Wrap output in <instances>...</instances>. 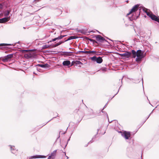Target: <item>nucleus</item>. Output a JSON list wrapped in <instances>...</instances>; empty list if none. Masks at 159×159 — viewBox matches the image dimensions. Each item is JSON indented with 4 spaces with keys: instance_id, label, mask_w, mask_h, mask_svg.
Wrapping results in <instances>:
<instances>
[{
    "instance_id": "nucleus-46",
    "label": "nucleus",
    "mask_w": 159,
    "mask_h": 159,
    "mask_svg": "<svg viewBox=\"0 0 159 159\" xmlns=\"http://www.w3.org/2000/svg\"><path fill=\"white\" fill-rule=\"evenodd\" d=\"M68 53L69 54H70V53H75L74 52H68Z\"/></svg>"
},
{
    "instance_id": "nucleus-51",
    "label": "nucleus",
    "mask_w": 159,
    "mask_h": 159,
    "mask_svg": "<svg viewBox=\"0 0 159 159\" xmlns=\"http://www.w3.org/2000/svg\"><path fill=\"white\" fill-rule=\"evenodd\" d=\"M119 91V90H118V92H117V93L115 94V95H114L113 97H112V98H113V97H114L118 93Z\"/></svg>"
},
{
    "instance_id": "nucleus-9",
    "label": "nucleus",
    "mask_w": 159,
    "mask_h": 159,
    "mask_svg": "<svg viewBox=\"0 0 159 159\" xmlns=\"http://www.w3.org/2000/svg\"><path fill=\"white\" fill-rule=\"evenodd\" d=\"M13 54H9L5 56L2 59V61L4 62H7L9 60L12 58L13 57Z\"/></svg>"
},
{
    "instance_id": "nucleus-55",
    "label": "nucleus",
    "mask_w": 159,
    "mask_h": 159,
    "mask_svg": "<svg viewBox=\"0 0 159 159\" xmlns=\"http://www.w3.org/2000/svg\"><path fill=\"white\" fill-rule=\"evenodd\" d=\"M88 144H88H86V145H85L84 146H85V147H87V146H88V144Z\"/></svg>"
},
{
    "instance_id": "nucleus-33",
    "label": "nucleus",
    "mask_w": 159,
    "mask_h": 159,
    "mask_svg": "<svg viewBox=\"0 0 159 159\" xmlns=\"http://www.w3.org/2000/svg\"><path fill=\"white\" fill-rule=\"evenodd\" d=\"M84 51H77V52H76L75 53V54H78V53H84Z\"/></svg>"
},
{
    "instance_id": "nucleus-37",
    "label": "nucleus",
    "mask_w": 159,
    "mask_h": 159,
    "mask_svg": "<svg viewBox=\"0 0 159 159\" xmlns=\"http://www.w3.org/2000/svg\"><path fill=\"white\" fill-rule=\"evenodd\" d=\"M94 141V140L93 139H92L88 143V144H90L92 143Z\"/></svg>"
},
{
    "instance_id": "nucleus-15",
    "label": "nucleus",
    "mask_w": 159,
    "mask_h": 159,
    "mask_svg": "<svg viewBox=\"0 0 159 159\" xmlns=\"http://www.w3.org/2000/svg\"><path fill=\"white\" fill-rule=\"evenodd\" d=\"M62 65L64 66H67L68 67H70V62L69 60H68L64 61L62 62Z\"/></svg>"
},
{
    "instance_id": "nucleus-36",
    "label": "nucleus",
    "mask_w": 159,
    "mask_h": 159,
    "mask_svg": "<svg viewBox=\"0 0 159 159\" xmlns=\"http://www.w3.org/2000/svg\"><path fill=\"white\" fill-rule=\"evenodd\" d=\"M101 53V52H98V53H97V52L96 53H94V54L96 55H99L101 54V53Z\"/></svg>"
},
{
    "instance_id": "nucleus-8",
    "label": "nucleus",
    "mask_w": 159,
    "mask_h": 159,
    "mask_svg": "<svg viewBox=\"0 0 159 159\" xmlns=\"http://www.w3.org/2000/svg\"><path fill=\"white\" fill-rule=\"evenodd\" d=\"M95 37L96 38L97 41H99V42L102 43L103 42V41H105L107 42H108L105 39V38L102 37L100 35H95Z\"/></svg>"
},
{
    "instance_id": "nucleus-63",
    "label": "nucleus",
    "mask_w": 159,
    "mask_h": 159,
    "mask_svg": "<svg viewBox=\"0 0 159 159\" xmlns=\"http://www.w3.org/2000/svg\"><path fill=\"white\" fill-rule=\"evenodd\" d=\"M98 33H99V34H101V33L100 32H99L98 31Z\"/></svg>"
},
{
    "instance_id": "nucleus-64",
    "label": "nucleus",
    "mask_w": 159,
    "mask_h": 159,
    "mask_svg": "<svg viewBox=\"0 0 159 159\" xmlns=\"http://www.w3.org/2000/svg\"><path fill=\"white\" fill-rule=\"evenodd\" d=\"M63 31H64V30H62V31L61 32V33H62Z\"/></svg>"
},
{
    "instance_id": "nucleus-18",
    "label": "nucleus",
    "mask_w": 159,
    "mask_h": 159,
    "mask_svg": "<svg viewBox=\"0 0 159 159\" xmlns=\"http://www.w3.org/2000/svg\"><path fill=\"white\" fill-rule=\"evenodd\" d=\"M131 55H130V57L132 58H135L136 57H137V51L136 52L134 50H132L131 51Z\"/></svg>"
},
{
    "instance_id": "nucleus-43",
    "label": "nucleus",
    "mask_w": 159,
    "mask_h": 159,
    "mask_svg": "<svg viewBox=\"0 0 159 159\" xmlns=\"http://www.w3.org/2000/svg\"><path fill=\"white\" fill-rule=\"evenodd\" d=\"M49 51H45L44 52V53H50V52H49Z\"/></svg>"
},
{
    "instance_id": "nucleus-1",
    "label": "nucleus",
    "mask_w": 159,
    "mask_h": 159,
    "mask_svg": "<svg viewBox=\"0 0 159 159\" xmlns=\"http://www.w3.org/2000/svg\"><path fill=\"white\" fill-rule=\"evenodd\" d=\"M139 4L135 5L131 9L129 12L127 14L130 21L135 20L139 17L141 10V8H139Z\"/></svg>"
},
{
    "instance_id": "nucleus-2",
    "label": "nucleus",
    "mask_w": 159,
    "mask_h": 159,
    "mask_svg": "<svg viewBox=\"0 0 159 159\" xmlns=\"http://www.w3.org/2000/svg\"><path fill=\"white\" fill-rule=\"evenodd\" d=\"M33 49L31 50H20L22 53H24L26 52L29 51V52L24 55V57L27 59L32 58H34L36 56L35 54L32 51Z\"/></svg>"
},
{
    "instance_id": "nucleus-61",
    "label": "nucleus",
    "mask_w": 159,
    "mask_h": 159,
    "mask_svg": "<svg viewBox=\"0 0 159 159\" xmlns=\"http://www.w3.org/2000/svg\"><path fill=\"white\" fill-rule=\"evenodd\" d=\"M20 43V41H18V42H17V43Z\"/></svg>"
},
{
    "instance_id": "nucleus-21",
    "label": "nucleus",
    "mask_w": 159,
    "mask_h": 159,
    "mask_svg": "<svg viewBox=\"0 0 159 159\" xmlns=\"http://www.w3.org/2000/svg\"><path fill=\"white\" fill-rule=\"evenodd\" d=\"M64 43V41H60L59 42L55 44L52 45V47L53 48L56 47Z\"/></svg>"
},
{
    "instance_id": "nucleus-31",
    "label": "nucleus",
    "mask_w": 159,
    "mask_h": 159,
    "mask_svg": "<svg viewBox=\"0 0 159 159\" xmlns=\"http://www.w3.org/2000/svg\"><path fill=\"white\" fill-rule=\"evenodd\" d=\"M76 31L78 33H82V30H79L78 29H76Z\"/></svg>"
},
{
    "instance_id": "nucleus-30",
    "label": "nucleus",
    "mask_w": 159,
    "mask_h": 159,
    "mask_svg": "<svg viewBox=\"0 0 159 159\" xmlns=\"http://www.w3.org/2000/svg\"><path fill=\"white\" fill-rule=\"evenodd\" d=\"M99 130V129H97V130H98V131L97 132V134L94 135L93 137V138H92V139H93V140L94 139H95L97 137V134H98V131Z\"/></svg>"
},
{
    "instance_id": "nucleus-19",
    "label": "nucleus",
    "mask_w": 159,
    "mask_h": 159,
    "mask_svg": "<svg viewBox=\"0 0 159 159\" xmlns=\"http://www.w3.org/2000/svg\"><path fill=\"white\" fill-rule=\"evenodd\" d=\"M58 53H62L60 54L61 55L64 56H70V54H69L68 52H62V51H59L58 52Z\"/></svg>"
},
{
    "instance_id": "nucleus-47",
    "label": "nucleus",
    "mask_w": 159,
    "mask_h": 159,
    "mask_svg": "<svg viewBox=\"0 0 159 159\" xmlns=\"http://www.w3.org/2000/svg\"><path fill=\"white\" fill-rule=\"evenodd\" d=\"M70 138L68 139L67 140V143H66V145L68 143V142L70 140Z\"/></svg>"
},
{
    "instance_id": "nucleus-10",
    "label": "nucleus",
    "mask_w": 159,
    "mask_h": 159,
    "mask_svg": "<svg viewBox=\"0 0 159 159\" xmlns=\"http://www.w3.org/2000/svg\"><path fill=\"white\" fill-rule=\"evenodd\" d=\"M75 112L77 113V114L80 117V122L82 120L83 117L84 116V113L83 112L80 110L79 109L78 110L77 109H76L75 110Z\"/></svg>"
},
{
    "instance_id": "nucleus-23",
    "label": "nucleus",
    "mask_w": 159,
    "mask_h": 159,
    "mask_svg": "<svg viewBox=\"0 0 159 159\" xmlns=\"http://www.w3.org/2000/svg\"><path fill=\"white\" fill-rule=\"evenodd\" d=\"M57 150H55L53 152H52L51 154L50 155H51V156H52V157H53L52 159H54L55 158V156L56 155V152H57Z\"/></svg>"
},
{
    "instance_id": "nucleus-28",
    "label": "nucleus",
    "mask_w": 159,
    "mask_h": 159,
    "mask_svg": "<svg viewBox=\"0 0 159 159\" xmlns=\"http://www.w3.org/2000/svg\"><path fill=\"white\" fill-rule=\"evenodd\" d=\"M103 110H102V111H101L102 112L104 113L105 115H106L107 117V119H108V115L107 114V113L106 112L103 111Z\"/></svg>"
},
{
    "instance_id": "nucleus-35",
    "label": "nucleus",
    "mask_w": 159,
    "mask_h": 159,
    "mask_svg": "<svg viewBox=\"0 0 159 159\" xmlns=\"http://www.w3.org/2000/svg\"><path fill=\"white\" fill-rule=\"evenodd\" d=\"M80 61H75V64L76 66L77 65H79Z\"/></svg>"
},
{
    "instance_id": "nucleus-32",
    "label": "nucleus",
    "mask_w": 159,
    "mask_h": 159,
    "mask_svg": "<svg viewBox=\"0 0 159 159\" xmlns=\"http://www.w3.org/2000/svg\"><path fill=\"white\" fill-rule=\"evenodd\" d=\"M75 64V61H73L70 65V67Z\"/></svg>"
},
{
    "instance_id": "nucleus-24",
    "label": "nucleus",
    "mask_w": 159,
    "mask_h": 159,
    "mask_svg": "<svg viewBox=\"0 0 159 159\" xmlns=\"http://www.w3.org/2000/svg\"><path fill=\"white\" fill-rule=\"evenodd\" d=\"M107 68L106 67H102L101 68L100 70H98V71H99L101 70H102V71H103V72H105L107 71Z\"/></svg>"
},
{
    "instance_id": "nucleus-11",
    "label": "nucleus",
    "mask_w": 159,
    "mask_h": 159,
    "mask_svg": "<svg viewBox=\"0 0 159 159\" xmlns=\"http://www.w3.org/2000/svg\"><path fill=\"white\" fill-rule=\"evenodd\" d=\"M46 157V156L44 155H36L30 157H29V159H33L34 158H45Z\"/></svg>"
},
{
    "instance_id": "nucleus-53",
    "label": "nucleus",
    "mask_w": 159,
    "mask_h": 159,
    "mask_svg": "<svg viewBox=\"0 0 159 159\" xmlns=\"http://www.w3.org/2000/svg\"><path fill=\"white\" fill-rule=\"evenodd\" d=\"M67 145H66H66L63 148H64V149H65L66 148V147Z\"/></svg>"
},
{
    "instance_id": "nucleus-49",
    "label": "nucleus",
    "mask_w": 159,
    "mask_h": 159,
    "mask_svg": "<svg viewBox=\"0 0 159 159\" xmlns=\"http://www.w3.org/2000/svg\"><path fill=\"white\" fill-rule=\"evenodd\" d=\"M107 105V103L104 106V107H103V108L102 109V110H103V109L105 108L106 107Z\"/></svg>"
},
{
    "instance_id": "nucleus-17",
    "label": "nucleus",
    "mask_w": 159,
    "mask_h": 159,
    "mask_svg": "<svg viewBox=\"0 0 159 159\" xmlns=\"http://www.w3.org/2000/svg\"><path fill=\"white\" fill-rule=\"evenodd\" d=\"M131 55H130V57L132 58H135L136 57H137V51L136 52L134 50H132L131 51Z\"/></svg>"
},
{
    "instance_id": "nucleus-50",
    "label": "nucleus",
    "mask_w": 159,
    "mask_h": 159,
    "mask_svg": "<svg viewBox=\"0 0 159 159\" xmlns=\"http://www.w3.org/2000/svg\"><path fill=\"white\" fill-rule=\"evenodd\" d=\"M79 65H83V63L80 61Z\"/></svg>"
},
{
    "instance_id": "nucleus-45",
    "label": "nucleus",
    "mask_w": 159,
    "mask_h": 159,
    "mask_svg": "<svg viewBox=\"0 0 159 159\" xmlns=\"http://www.w3.org/2000/svg\"><path fill=\"white\" fill-rule=\"evenodd\" d=\"M151 115V114H150L148 116V117H147V119H146V120L144 121V122H143V123H144L145 121H146L148 118Z\"/></svg>"
},
{
    "instance_id": "nucleus-3",
    "label": "nucleus",
    "mask_w": 159,
    "mask_h": 159,
    "mask_svg": "<svg viewBox=\"0 0 159 159\" xmlns=\"http://www.w3.org/2000/svg\"><path fill=\"white\" fill-rule=\"evenodd\" d=\"M146 53L141 50H137V57L136 58V61L138 63H141L142 59L145 56Z\"/></svg>"
},
{
    "instance_id": "nucleus-58",
    "label": "nucleus",
    "mask_w": 159,
    "mask_h": 159,
    "mask_svg": "<svg viewBox=\"0 0 159 159\" xmlns=\"http://www.w3.org/2000/svg\"><path fill=\"white\" fill-rule=\"evenodd\" d=\"M72 49V48H69V49L70 50V49ZM72 49H74L75 50V49L74 48H73Z\"/></svg>"
},
{
    "instance_id": "nucleus-16",
    "label": "nucleus",
    "mask_w": 159,
    "mask_h": 159,
    "mask_svg": "<svg viewBox=\"0 0 159 159\" xmlns=\"http://www.w3.org/2000/svg\"><path fill=\"white\" fill-rule=\"evenodd\" d=\"M10 17L6 16L5 17L0 19V23H2L7 22L10 20Z\"/></svg>"
},
{
    "instance_id": "nucleus-25",
    "label": "nucleus",
    "mask_w": 159,
    "mask_h": 159,
    "mask_svg": "<svg viewBox=\"0 0 159 159\" xmlns=\"http://www.w3.org/2000/svg\"><path fill=\"white\" fill-rule=\"evenodd\" d=\"M50 46L47 44H45L43 45L42 47V49H44L46 48H47L48 47H49Z\"/></svg>"
},
{
    "instance_id": "nucleus-27",
    "label": "nucleus",
    "mask_w": 159,
    "mask_h": 159,
    "mask_svg": "<svg viewBox=\"0 0 159 159\" xmlns=\"http://www.w3.org/2000/svg\"><path fill=\"white\" fill-rule=\"evenodd\" d=\"M138 37H139V39H140V40L141 41H142L143 40H143V38H144V37L140 36H139L138 35H137V38H138Z\"/></svg>"
},
{
    "instance_id": "nucleus-60",
    "label": "nucleus",
    "mask_w": 159,
    "mask_h": 159,
    "mask_svg": "<svg viewBox=\"0 0 159 159\" xmlns=\"http://www.w3.org/2000/svg\"><path fill=\"white\" fill-rule=\"evenodd\" d=\"M57 116H58V114L57 113Z\"/></svg>"
},
{
    "instance_id": "nucleus-6",
    "label": "nucleus",
    "mask_w": 159,
    "mask_h": 159,
    "mask_svg": "<svg viewBox=\"0 0 159 159\" xmlns=\"http://www.w3.org/2000/svg\"><path fill=\"white\" fill-rule=\"evenodd\" d=\"M121 133V135L125 138V139H129L130 137V132L129 131H124L123 132H120Z\"/></svg>"
},
{
    "instance_id": "nucleus-40",
    "label": "nucleus",
    "mask_w": 159,
    "mask_h": 159,
    "mask_svg": "<svg viewBox=\"0 0 159 159\" xmlns=\"http://www.w3.org/2000/svg\"><path fill=\"white\" fill-rule=\"evenodd\" d=\"M37 70H38V71L39 72H41V71L42 70L40 69V68H38L37 67Z\"/></svg>"
},
{
    "instance_id": "nucleus-48",
    "label": "nucleus",
    "mask_w": 159,
    "mask_h": 159,
    "mask_svg": "<svg viewBox=\"0 0 159 159\" xmlns=\"http://www.w3.org/2000/svg\"><path fill=\"white\" fill-rule=\"evenodd\" d=\"M84 53H88V51H84Z\"/></svg>"
},
{
    "instance_id": "nucleus-42",
    "label": "nucleus",
    "mask_w": 159,
    "mask_h": 159,
    "mask_svg": "<svg viewBox=\"0 0 159 159\" xmlns=\"http://www.w3.org/2000/svg\"><path fill=\"white\" fill-rule=\"evenodd\" d=\"M88 39L92 42H93V39Z\"/></svg>"
},
{
    "instance_id": "nucleus-39",
    "label": "nucleus",
    "mask_w": 159,
    "mask_h": 159,
    "mask_svg": "<svg viewBox=\"0 0 159 159\" xmlns=\"http://www.w3.org/2000/svg\"><path fill=\"white\" fill-rule=\"evenodd\" d=\"M56 117H53L52 119H51L50 120H49V121H48V122H47L44 125H46L51 120H52L53 119H54V118H55Z\"/></svg>"
},
{
    "instance_id": "nucleus-20",
    "label": "nucleus",
    "mask_w": 159,
    "mask_h": 159,
    "mask_svg": "<svg viewBox=\"0 0 159 159\" xmlns=\"http://www.w3.org/2000/svg\"><path fill=\"white\" fill-rule=\"evenodd\" d=\"M12 44L7 43H0V49H2L3 48H5L6 46H11Z\"/></svg>"
},
{
    "instance_id": "nucleus-54",
    "label": "nucleus",
    "mask_w": 159,
    "mask_h": 159,
    "mask_svg": "<svg viewBox=\"0 0 159 159\" xmlns=\"http://www.w3.org/2000/svg\"><path fill=\"white\" fill-rule=\"evenodd\" d=\"M60 137V135L59 134L58 137L57 138V140H56V141H57V140Z\"/></svg>"
},
{
    "instance_id": "nucleus-52",
    "label": "nucleus",
    "mask_w": 159,
    "mask_h": 159,
    "mask_svg": "<svg viewBox=\"0 0 159 159\" xmlns=\"http://www.w3.org/2000/svg\"><path fill=\"white\" fill-rule=\"evenodd\" d=\"M106 39H109V40H111V41H113V40H111V39H109L108 38H107V37H106Z\"/></svg>"
},
{
    "instance_id": "nucleus-7",
    "label": "nucleus",
    "mask_w": 159,
    "mask_h": 159,
    "mask_svg": "<svg viewBox=\"0 0 159 159\" xmlns=\"http://www.w3.org/2000/svg\"><path fill=\"white\" fill-rule=\"evenodd\" d=\"M131 52L128 51H126L124 53L120 54L119 55L122 58L125 59L130 57Z\"/></svg>"
},
{
    "instance_id": "nucleus-29",
    "label": "nucleus",
    "mask_w": 159,
    "mask_h": 159,
    "mask_svg": "<svg viewBox=\"0 0 159 159\" xmlns=\"http://www.w3.org/2000/svg\"><path fill=\"white\" fill-rule=\"evenodd\" d=\"M10 11H7L5 13V16H7L9 14Z\"/></svg>"
},
{
    "instance_id": "nucleus-59",
    "label": "nucleus",
    "mask_w": 159,
    "mask_h": 159,
    "mask_svg": "<svg viewBox=\"0 0 159 159\" xmlns=\"http://www.w3.org/2000/svg\"><path fill=\"white\" fill-rule=\"evenodd\" d=\"M33 74H35V75H37V74L35 73L34 72Z\"/></svg>"
},
{
    "instance_id": "nucleus-4",
    "label": "nucleus",
    "mask_w": 159,
    "mask_h": 159,
    "mask_svg": "<svg viewBox=\"0 0 159 159\" xmlns=\"http://www.w3.org/2000/svg\"><path fill=\"white\" fill-rule=\"evenodd\" d=\"M146 9L145 8L142 9L143 11L145 12L147 15L149 16L152 20H155L159 23V17H157L154 14L146 11L145 9Z\"/></svg>"
},
{
    "instance_id": "nucleus-13",
    "label": "nucleus",
    "mask_w": 159,
    "mask_h": 159,
    "mask_svg": "<svg viewBox=\"0 0 159 159\" xmlns=\"http://www.w3.org/2000/svg\"><path fill=\"white\" fill-rule=\"evenodd\" d=\"M66 36V35H61L60 36H58V37L55 38L54 39H52V40H51V41L48 42V43H49L50 42H51L52 41L53 42V41H55L57 40L61 39L63 38Z\"/></svg>"
},
{
    "instance_id": "nucleus-44",
    "label": "nucleus",
    "mask_w": 159,
    "mask_h": 159,
    "mask_svg": "<svg viewBox=\"0 0 159 159\" xmlns=\"http://www.w3.org/2000/svg\"><path fill=\"white\" fill-rule=\"evenodd\" d=\"M91 52V53H93L94 54V53H96V52L94 51H92Z\"/></svg>"
},
{
    "instance_id": "nucleus-5",
    "label": "nucleus",
    "mask_w": 159,
    "mask_h": 159,
    "mask_svg": "<svg viewBox=\"0 0 159 159\" xmlns=\"http://www.w3.org/2000/svg\"><path fill=\"white\" fill-rule=\"evenodd\" d=\"M90 59L93 61H95L97 63L100 64L103 61V60L102 57H98L96 56H94L93 57H90Z\"/></svg>"
},
{
    "instance_id": "nucleus-12",
    "label": "nucleus",
    "mask_w": 159,
    "mask_h": 159,
    "mask_svg": "<svg viewBox=\"0 0 159 159\" xmlns=\"http://www.w3.org/2000/svg\"><path fill=\"white\" fill-rule=\"evenodd\" d=\"M9 146L10 147V150L11 153L16 155V153L17 150L15 148V146L11 145H9Z\"/></svg>"
},
{
    "instance_id": "nucleus-34",
    "label": "nucleus",
    "mask_w": 159,
    "mask_h": 159,
    "mask_svg": "<svg viewBox=\"0 0 159 159\" xmlns=\"http://www.w3.org/2000/svg\"><path fill=\"white\" fill-rule=\"evenodd\" d=\"M67 129H68V128H67V129L66 130V131L65 132H64V133H63L62 131H60V133H61V134H65V133H66V131L67 130Z\"/></svg>"
},
{
    "instance_id": "nucleus-26",
    "label": "nucleus",
    "mask_w": 159,
    "mask_h": 159,
    "mask_svg": "<svg viewBox=\"0 0 159 159\" xmlns=\"http://www.w3.org/2000/svg\"><path fill=\"white\" fill-rule=\"evenodd\" d=\"M4 5V4L3 3H0V10L3 9Z\"/></svg>"
},
{
    "instance_id": "nucleus-57",
    "label": "nucleus",
    "mask_w": 159,
    "mask_h": 159,
    "mask_svg": "<svg viewBox=\"0 0 159 159\" xmlns=\"http://www.w3.org/2000/svg\"><path fill=\"white\" fill-rule=\"evenodd\" d=\"M153 110H153L150 113V114H151H151L153 113Z\"/></svg>"
},
{
    "instance_id": "nucleus-14",
    "label": "nucleus",
    "mask_w": 159,
    "mask_h": 159,
    "mask_svg": "<svg viewBox=\"0 0 159 159\" xmlns=\"http://www.w3.org/2000/svg\"><path fill=\"white\" fill-rule=\"evenodd\" d=\"M36 66H39L43 68H47L49 67V65L48 63L45 64H38L36 65Z\"/></svg>"
},
{
    "instance_id": "nucleus-22",
    "label": "nucleus",
    "mask_w": 159,
    "mask_h": 159,
    "mask_svg": "<svg viewBox=\"0 0 159 159\" xmlns=\"http://www.w3.org/2000/svg\"><path fill=\"white\" fill-rule=\"evenodd\" d=\"M75 36H70L65 41H64V42L66 41H68L73 39H75L76 38L75 37Z\"/></svg>"
},
{
    "instance_id": "nucleus-41",
    "label": "nucleus",
    "mask_w": 159,
    "mask_h": 159,
    "mask_svg": "<svg viewBox=\"0 0 159 159\" xmlns=\"http://www.w3.org/2000/svg\"><path fill=\"white\" fill-rule=\"evenodd\" d=\"M93 43H98L97 41H96L95 40H94V39H93Z\"/></svg>"
},
{
    "instance_id": "nucleus-38",
    "label": "nucleus",
    "mask_w": 159,
    "mask_h": 159,
    "mask_svg": "<svg viewBox=\"0 0 159 159\" xmlns=\"http://www.w3.org/2000/svg\"><path fill=\"white\" fill-rule=\"evenodd\" d=\"M52 157H52V156H51V155H50V156H49L48 157V159H52Z\"/></svg>"
},
{
    "instance_id": "nucleus-62",
    "label": "nucleus",
    "mask_w": 159,
    "mask_h": 159,
    "mask_svg": "<svg viewBox=\"0 0 159 159\" xmlns=\"http://www.w3.org/2000/svg\"><path fill=\"white\" fill-rule=\"evenodd\" d=\"M143 79L142 78V84H143Z\"/></svg>"
},
{
    "instance_id": "nucleus-56",
    "label": "nucleus",
    "mask_w": 159,
    "mask_h": 159,
    "mask_svg": "<svg viewBox=\"0 0 159 159\" xmlns=\"http://www.w3.org/2000/svg\"><path fill=\"white\" fill-rule=\"evenodd\" d=\"M91 51H88V53H91Z\"/></svg>"
}]
</instances>
